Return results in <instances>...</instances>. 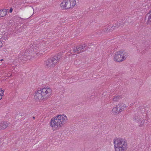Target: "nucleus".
<instances>
[{"instance_id":"obj_1","label":"nucleus","mask_w":151,"mask_h":151,"mask_svg":"<svg viewBox=\"0 0 151 151\" xmlns=\"http://www.w3.org/2000/svg\"><path fill=\"white\" fill-rule=\"evenodd\" d=\"M68 120V118L65 115H58L51 119L50 122V126L53 129H59L65 124Z\"/></svg>"},{"instance_id":"obj_2","label":"nucleus","mask_w":151,"mask_h":151,"mask_svg":"<svg viewBox=\"0 0 151 151\" xmlns=\"http://www.w3.org/2000/svg\"><path fill=\"white\" fill-rule=\"evenodd\" d=\"M52 90L49 88H44L35 91L34 98L36 101H44L51 95Z\"/></svg>"},{"instance_id":"obj_3","label":"nucleus","mask_w":151,"mask_h":151,"mask_svg":"<svg viewBox=\"0 0 151 151\" xmlns=\"http://www.w3.org/2000/svg\"><path fill=\"white\" fill-rule=\"evenodd\" d=\"M113 142L115 151H126L127 150V143L124 140L116 139Z\"/></svg>"},{"instance_id":"obj_4","label":"nucleus","mask_w":151,"mask_h":151,"mask_svg":"<svg viewBox=\"0 0 151 151\" xmlns=\"http://www.w3.org/2000/svg\"><path fill=\"white\" fill-rule=\"evenodd\" d=\"M75 0H63L60 4L61 8L63 10L73 8L76 5Z\"/></svg>"},{"instance_id":"obj_5","label":"nucleus","mask_w":151,"mask_h":151,"mask_svg":"<svg viewBox=\"0 0 151 151\" xmlns=\"http://www.w3.org/2000/svg\"><path fill=\"white\" fill-rule=\"evenodd\" d=\"M127 57L126 52L124 51H119L115 53L114 59L117 62H121L125 60Z\"/></svg>"},{"instance_id":"obj_6","label":"nucleus","mask_w":151,"mask_h":151,"mask_svg":"<svg viewBox=\"0 0 151 151\" xmlns=\"http://www.w3.org/2000/svg\"><path fill=\"white\" fill-rule=\"evenodd\" d=\"M124 109V104L119 103L116 105L112 110V112L114 114H118L123 111Z\"/></svg>"},{"instance_id":"obj_7","label":"nucleus","mask_w":151,"mask_h":151,"mask_svg":"<svg viewBox=\"0 0 151 151\" xmlns=\"http://www.w3.org/2000/svg\"><path fill=\"white\" fill-rule=\"evenodd\" d=\"M57 63V60L54 58L52 57L48 59L46 63V66L48 68L54 67Z\"/></svg>"},{"instance_id":"obj_8","label":"nucleus","mask_w":151,"mask_h":151,"mask_svg":"<svg viewBox=\"0 0 151 151\" xmlns=\"http://www.w3.org/2000/svg\"><path fill=\"white\" fill-rule=\"evenodd\" d=\"M85 47V46L81 45L76 47H74L70 50V53L71 54L74 53L79 54L86 50V49H84Z\"/></svg>"},{"instance_id":"obj_9","label":"nucleus","mask_w":151,"mask_h":151,"mask_svg":"<svg viewBox=\"0 0 151 151\" xmlns=\"http://www.w3.org/2000/svg\"><path fill=\"white\" fill-rule=\"evenodd\" d=\"M118 24H119L117 22L115 23L112 26V25H109L107 27L105 28L104 31L108 32L110 30L111 31V30H113L114 29L118 28L119 27Z\"/></svg>"},{"instance_id":"obj_10","label":"nucleus","mask_w":151,"mask_h":151,"mask_svg":"<svg viewBox=\"0 0 151 151\" xmlns=\"http://www.w3.org/2000/svg\"><path fill=\"white\" fill-rule=\"evenodd\" d=\"M137 118L135 117L134 119L138 123L139 127H142L145 126V119H141L140 118H139V117L137 116Z\"/></svg>"},{"instance_id":"obj_11","label":"nucleus","mask_w":151,"mask_h":151,"mask_svg":"<svg viewBox=\"0 0 151 151\" xmlns=\"http://www.w3.org/2000/svg\"><path fill=\"white\" fill-rule=\"evenodd\" d=\"M145 20L148 24H151V11L147 14Z\"/></svg>"},{"instance_id":"obj_12","label":"nucleus","mask_w":151,"mask_h":151,"mask_svg":"<svg viewBox=\"0 0 151 151\" xmlns=\"http://www.w3.org/2000/svg\"><path fill=\"white\" fill-rule=\"evenodd\" d=\"M8 126V124L6 122L1 121L0 122V130L5 129Z\"/></svg>"},{"instance_id":"obj_13","label":"nucleus","mask_w":151,"mask_h":151,"mask_svg":"<svg viewBox=\"0 0 151 151\" xmlns=\"http://www.w3.org/2000/svg\"><path fill=\"white\" fill-rule=\"evenodd\" d=\"M8 9H4L0 10V17H3L7 14V12L8 11Z\"/></svg>"},{"instance_id":"obj_14","label":"nucleus","mask_w":151,"mask_h":151,"mask_svg":"<svg viewBox=\"0 0 151 151\" xmlns=\"http://www.w3.org/2000/svg\"><path fill=\"white\" fill-rule=\"evenodd\" d=\"M62 53L60 52L58 53L57 55L55 56L53 58H55V59L57 60V63L60 59L62 58Z\"/></svg>"},{"instance_id":"obj_15","label":"nucleus","mask_w":151,"mask_h":151,"mask_svg":"<svg viewBox=\"0 0 151 151\" xmlns=\"http://www.w3.org/2000/svg\"><path fill=\"white\" fill-rule=\"evenodd\" d=\"M32 54H36L37 55L39 54V50L37 49V47H34L33 50L32 51Z\"/></svg>"},{"instance_id":"obj_16","label":"nucleus","mask_w":151,"mask_h":151,"mask_svg":"<svg viewBox=\"0 0 151 151\" xmlns=\"http://www.w3.org/2000/svg\"><path fill=\"white\" fill-rule=\"evenodd\" d=\"M120 96H115L113 99V101L114 102L118 101L120 99Z\"/></svg>"},{"instance_id":"obj_17","label":"nucleus","mask_w":151,"mask_h":151,"mask_svg":"<svg viewBox=\"0 0 151 151\" xmlns=\"http://www.w3.org/2000/svg\"><path fill=\"white\" fill-rule=\"evenodd\" d=\"M125 21H121L119 22H117L118 25L119 26V27L122 26L125 23Z\"/></svg>"},{"instance_id":"obj_18","label":"nucleus","mask_w":151,"mask_h":151,"mask_svg":"<svg viewBox=\"0 0 151 151\" xmlns=\"http://www.w3.org/2000/svg\"><path fill=\"white\" fill-rule=\"evenodd\" d=\"M4 92V90L0 89V100L1 99L2 97L4 95L3 93Z\"/></svg>"},{"instance_id":"obj_19","label":"nucleus","mask_w":151,"mask_h":151,"mask_svg":"<svg viewBox=\"0 0 151 151\" xmlns=\"http://www.w3.org/2000/svg\"><path fill=\"white\" fill-rule=\"evenodd\" d=\"M19 58L20 59V60H23L24 59V56L23 55H22V54H19L18 56Z\"/></svg>"},{"instance_id":"obj_20","label":"nucleus","mask_w":151,"mask_h":151,"mask_svg":"<svg viewBox=\"0 0 151 151\" xmlns=\"http://www.w3.org/2000/svg\"><path fill=\"white\" fill-rule=\"evenodd\" d=\"M13 7L15 8H17V4L15 3L13 4Z\"/></svg>"},{"instance_id":"obj_21","label":"nucleus","mask_w":151,"mask_h":151,"mask_svg":"<svg viewBox=\"0 0 151 151\" xmlns=\"http://www.w3.org/2000/svg\"><path fill=\"white\" fill-rule=\"evenodd\" d=\"M3 45L2 42L0 41V48Z\"/></svg>"},{"instance_id":"obj_22","label":"nucleus","mask_w":151,"mask_h":151,"mask_svg":"<svg viewBox=\"0 0 151 151\" xmlns=\"http://www.w3.org/2000/svg\"><path fill=\"white\" fill-rule=\"evenodd\" d=\"M12 11H13V9L12 8H11L9 9L10 12L11 13V12H12Z\"/></svg>"},{"instance_id":"obj_23","label":"nucleus","mask_w":151,"mask_h":151,"mask_svg":"<svg viewBox=\"0 0 151 151\" xmlns=\"http://www.w3.org/2000/svg\"><path fill=\"white\" fill-rule=\"evenodd\" d=\"M141 53L142 54H144L145 53V52L144 50L142 51V52H141Z\"/></svg>"},{"instance_id":"obj_24","label":"nucleus","mask_w":151,"mask_h":151,"mask_svg":"<svg viewBox=\"0 0 151 151\" xmlns=\"http://www.w3.org/2000/svg\"><path fill=\"white\" fill-rule=\"evenodd\" d=\"M77 62V60H76V61H74V64H75L76 65V63Z\"/></svg>"},{"instance_id":"obj_25","label":"nucleus","mask_w":151,"mask_h":151,"mask_svg":"<svg viewBox=\"0 0 151 151\" xmlns=\"http://www.w3.org/2000/svg\"><path fill=\"white\" fill-rule=\"evenodd\" d=\"M33 119H35V116H33Z\"/></svg>"},{"instance_id":"obj_26","label":"nucleus","mask_w":151,"mask_h":151,"mask_svg":"<svg viewBox=\"0 0 151 151\" xmlns=\"http://www.w3.org/2000/svg\"><path fill=\"white\" fill-rule=\"evenodd\" d=\"M3 60H3V59H1V61H3Z\"/></svg>"}]
</instances>
